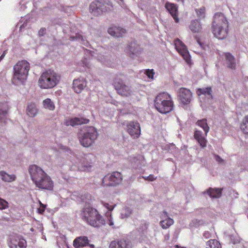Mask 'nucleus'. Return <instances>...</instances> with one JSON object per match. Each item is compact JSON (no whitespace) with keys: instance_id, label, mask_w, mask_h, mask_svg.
<instances>
[{"instance_id":"nucleus-1","label":"nucleus","mask_w":248,"mask_h":248,"mask_svg":"<svg viewBox=\"0 0 248 248\" xmlns=\"http://www.w3.org/2000/svg\"><path fill=\"white\" fill-rule=\"evenodd\" d=\"M29 172L31 180L36 186L41 189L52 190L53 188V182L40 167L33 165L29 169Z\"/></svg>"},{"instance_id":"nucleus-2","label":"nucleus","mask_w":248,"mask_h":248,"mask_svg":"<svg viewBox=\"0 0 248 248\" xmlns=\"http://www.w3.org/2000/svg\"><path fill=\"white\" fill-rule=\"evenodd\" d=\"M30 69V63L23 60L18 62L13 68L12 82L16 86L24 85L27 80Z\"/></svg>"},{"instance_id":"nucleus-3","label":"nucleus","mask_w":248,"mask_h":248,"mask_svg":"<svg viewBox=\"0 0 248 248\" xmlns=\"http://www.w3.org/2000/svg\"><path fill=\"white\" fill-rule=\"evenodd\" d=\"M228 22L226 17L220 13L215 14L212 26V32L218 39L223 40L228 36Z\"/></svg>"},{"instance_id":"nucleus-4","label":"nucleus","mask_w":248,"mask_h":248,"mask_svg":"<svg viewBox=\"0 0 248 248\" xmlns=\"http://www.w3.org/2000/svg\"><path fill=\"white\" fill-rule=\"evenodd\" d=\"M80 216L84 221L93 227L99 228L105 224L103 217L93 207L89 206L84 208L81 212Z\"/></svg>"},{"instance_id":"nucleus-5","label":"nucleus","mask_w":248,"mask_h":248,"mask_svg":"<svg viewBox=\"0 0 248 248\" xmlns=\"http://www.w3.org/2000/svg\"><path fill=\"white\" fill-rule=\"evenodd\" d=\"M61 79V76L52 70L44 72L38 80V86L42 89H51L56 86Z\"/></svg>"},{"instance_id":"nucleus-6","label":"nucleus","mask_w":248,"mask_h":248,"mask_svg":"<svg viewBox=\"0 0 248 248\" xmlns=\"http://www.w3.org/2000/svg\"><path fill=\"white\" fill-rule=\"evenodd\" d=\"M154 105L157 110L162 114H167L173 109L171 97L167 93H159L154 100Z\"/></svg>"},{"instance_id":"nucleus-7","label":"nucleus","mask_w":248,"mask_h":248,"mask_svg":"<svg viewBox=\"0 0 248 248\" xmlns=\"http://www.w3.org/2000/svg\"><path fill=\"white\" fill-rule=\"evenodd\" d=\"M97 137L96 129L93 127H86L83 133L79 136V141L84 147H89L95 141Z\"/></svg>"},{"instance_id":"nucleus-8","label":"nucleus","mask_w":248,"mask_h":248,"mask_svg":"<svg viewBox=\"0 0 248 248\" xmlns=\"http://www.w3.org/2000/svg\"><path fill=\"white\" fill-rule=\"evenodd\" d=\"M94 160L95 156L93 154H86L77 157L75 163L79 170L89 171L93 167Z\"/></svg>"},{"instance_id":"nucleus-9","label":"nucleus","mask_w":248,"mask_h":248,"mask_svg":"<svg viewBox=\"0 0 248 248\" xmlns=\"http://www.w3.org/2000/svg\"><path fill=\"white\" fill-rule=\"evenodd\" d=\"M122 180L121 174L115 171L106 175L102 179V184L104 186H115L120 184Z\"/></svg>"},{"instance_id":"nucleus-10","label":"nucleus","mask_w":248,"mask_h":248,"mask_svg":"<svg viewBox=\"0 0 248 248\" xmlns=\"http://www.w3.org/2000/svg\"><path fill=\"white\" fill-rule=\"evenodd\" d=\"M174 45L177 51L183 57L186 62L191 64V58L189 52L186 46L179 39H177L174 41Z\"/></svg>"},{"instance_id":"nucleus-11","label":"nucleus","mask_w":248,"mask_h":248,"mask_svg":"<svg viewBox=\"0 0 248 248\" xmlns=\"http://www.w3.org/2000/svg\"><path fill=\"white\" fill-rule=\"evenodd\" d=\"M8 246L10 248H26V241L21 236L15 235L9 237Z\"/></svg>"},{"instance_id":"nucleus-12","label":"nucleus","mask_w":248,"mask_h":248,"mask_svg":"<svg viewBox=\"0 0 248 248\" xmlns=\"http://www.w3.org/2000/svg\"><path fill=\"white\" fill-rule=\"evenodd\" d=\"M211 87L200 88L197 91V93L199 96L201 102L207 103L208 104L212 103V95Z\"/></svg>"},{"instance_id":"nucleus-13","label":"nucleus","mask_w":248,"mask_h":248,"mask_svg":"<svg viewBox=\"0 0 248 248\" xmlns=\"http://www.w3.org/2000/svg\"><path fill=\"white\" fill-rule=\"evenodd\" d=\"M127 131L134 139L138 138L140 134V124L137 122H130L127 124Z\"/></svg>"},{"instance_id":"nucleus-14","label":"nucleus","mask_w":248,"mask_h":248,"mask_svg":"<svg viewBox=\"0 0 248 248\" xmlns=\"http://www.w3.org/2000/svg\"><path fill=\"white\" fill-rule=\"evenodd\" d=\"M192 94L191 91L185 88H181L178 92V98L183 104H187L191 100Z\"/></svg>"},{"instance_id":"nucleus-15","label":"nucleus","mask_w":248,"mask_h":248,"mask_svg":"<svg viewBox=\"0 0 248 248\" xmlns=\"http://www.w3.org/2000/svg\"><path fill=\"white\" fill-rule=\"evenodd\" d=\"M114 86L118 93L122 95L130 96L133 94V92L129 86L123 83H114Z\"/></svg>"},{"instance_id":"nucleus-16","label":"nucleus","mask_w":248,"mask_h":248,"mask_svg":"<svg viewBox=\"0 0 248 248\" xmlns=\"http://www.w3.org/2000/svg\"><path fill=\"white\" fill-rule=\"evenodd\" d=\"M129 161L131 167L135 169H140L145 165V159L141 155H137L136 156H130Z\"/></svg>"},{"instance_id":"nucleus-17","label":"nucleus","mask_w":248,"mask_h":248,"mask_svg":"<svg viewBox=\"0 0 248 248\" xmlns=\"http://www.w3.org/2000/svg\"><path fill=\"white\" fill-rule=\"evenodd\" d=\"M160 217L161 220L160 222V224L163 229L168 228L174 223L173 220L169 217L168 213L166 211H163L161 214Z\"/></svg>"},{"instance_id":"nucleus-18","label":"nucleus","mask_w":248,"mask_h":248,"mask_svg":"<svg viewBox=\"0 0 248 248\" xmlns=\"http://www.w3.org/2000/svg\"><path fill=\"white\" fill-rule=\"evenodd\" d=\"M89 120L83 118H74L64 120V124L66 126H75L76 125L87 124Z\"/></svg>"},{"instance_id":"nucleus-19","label":"nucleus","mask_w":248,"mask_h":248,"mask_svg":"<svg viewBox=\"0 0 248 248\" xmlns=\"http://www.w3.org/2000/svg\"><path fill=\"white\" fill-rule=\"evenodd\" d=\"M165 7L173 18L175 22L178 23L179 19L178 17V8L176 4L172 3L167 2Z\"/></svg>"},{"instance_id":"nucleus-20","label":"nucleus","mask_w":248,"mask_h":248,"mask_svg":"<svg viewBox=\"0 0 248 248\" xmlns=\"http://www.w3.org/2000/svg\"><path fill=\"white\" fill-rule=\"evenodd\" d=\"M110 248H132L131 242L124 239L118 241H112L109 245Z\"/></svg>"},{"instance_id":"nucleus-21","label":"nucleus","mask_w":248,"mask_h":248,"mask_svg":"<svg viewBox=\"0 0 248 248\" xmlns=\"http://www.w3.org/2000/svg\"><path fill=\"white\" fill-rule=\"evenodd\" d=\"M86 86V82L83 78H79L74 80L73 88L77 93H80Z\"/></svg>"},{"instance_id":"nucleus-22","label":"nucleus","mask_w":248,"mask_h":248,"mask_svg":"<svg viewBox=\"0 0 248 248\" xmlns=\"http://www.w3.org/2000/svg\"><path fill=\"white\" fill-rule=\"evenodd\" d=\"M8 109V105L7 103H0V125H2L3 123H6V116Z\"/></svg>"},{"instance_id":"nucleus-23","label":"nucleus","mask_w":248,"mask_h":248,"mask_svg":"<svg viewBox=\"0 0 248 248\" xmlns=\"http://www.w3.org/2000/svg\"><path fill=\"white\" fill-rule=\"evenodd\" d=\"M140 46L136 42H133L128 45L126 52L131 57L134 58L135 56H137L140 51Z\"/></svg>"},{"instance_id":"nucleus-24","label":"nucleus","mask_w":248,"mask_h":248,"mask_svg":"<svg viewBox=\"0 0 248 248\" xmlns=\"http://www.w3.org/2000/svg\"><path fill=\"white\" fill-rule=\"evenodd\" d=\"M108 33L116 37H121L125 33V30L120 27L112 26L108 29Z\"/></svg>"},{"instance_id":"nucleus-25","label":"nucleus","mask_w":248,"mask_h":248,"mask_svg":"<svg viewBox=\"0 0 248 248\" xmlns=\"http://www.w3.org/2000/svg\"><path fill=\"white\" fill-rule=\"evenodd\" d=\"M100 2L99 0H95L91 3L90 6V12L94 16H98L101 15Z\"/></svg>"},{"instance_id":"nucleus-26","label":"nucleus","mask_w":248,"mask_h":248,"mask_svg":"<svg viewBox=\"0 0 248 248\" xmlns=\"http://www.w3.org/2000/svg\"><path fill=\"white\" fill-rule=\"evenodd\" d=\"M89 242L86 236H80L76 238L73 241V246L76 248H79L86 246Z\"/></svg>"},{"instance_id":"nucleus-27","label":"nucleus","mask_w":248,"mask_h":248,"mask_svg":"<svg viewBox=\"0 0 248 248\" xmlns=\"http://www.w3.org/2000/svg\"><path fill=\"white\" fill-rule=\"evenodd\" d=\"M194 138L198 141L202 147H206L207 140L205 138V136L203 135L202 131L196 130L194 134Z\"/></svg>"},{"instance_id":"nucleus-28","label":"nucleus","mask_w":248,"mask_h":248,"mask_svg":"<svg viewBox=\"0 0 248 248\" xmlns=\"http://www.w3.org/2000/svg\"><path fill=\"white\" fill-rule=\"evenodd\" d=\"M26 111L27 115L30 117H33L35 116L38 113V109L35 103L33 102L29 103L27 105Z\"/></svg>"},{"instance_id":"nucleus-29","label":"nucleus","mask_w":248,"mask_h":248,"mask_svg":"<svg viewBox=\"0 0 248 248\" xmlns=\"http://www.w3.org/2000/svg\"><path fill=\"white\" fill-rule=\"evenodd\" d=\"M0 177L4 182L11 183L16 179V176L13 174H8L4 171H0Z\"/></svg>"},{"instance_id":"nucleus-30","label":"nucleus","mask_w":248,"mask_h":248,"mask_svg":"<svg viewBox=\"0 0 248 248\" xmlns=\"http://www.w3.org/2000/svg\"><path fill=\"white\" fill-rule=\"evenodd\" d=\"M224 55L228 67L232 69H234L235 62L234 57L230 53H225Z\"/></svg>"},{"instance_id":"nucleus-31","label":"nucleus","mask_w":248,"mask_h":248,"mask_svg":"<svg viewBox=\"0 0 248 248\" xmlns=\"http://www.w3.org/2000/svg\"><path fill=\"white\" fill-rule=\"evenodd\" d=\"M189 28L192 32L196 33L201 31L202 25L199 20H194L191 22Z\"/></svg>"},{"instance_id":"nucleus-32","label":"nucleus","mask_w":248,"mask_h":248,"mask_svg":"<svg viewBox=\"0 0 248 248\" xmlns=\"http://www.w3.org/2000/svg\"><path fill=\"white\" fill-rule=\"evenodd\" d=\"M42 105L44 108L53 111L55 108V106L54 101L50 98H46L42 102Z\"/></svg>"},{"instance_id":"nucleus-33","label":"nucleus","mask_w":248,"mask_h":248,"mask_svg":"<svg viewBox=\"0 0 248 248\" xmlns=\"http://www.w3.org/2000/svg\"><path fill=\"white\" fill-rule=\"evenodd\" d=\"M196 124L203 129L205 132V136H206L209 131L210 128L207 124V120L205 119L198 120Z\"/></svg>"},{"instance_id":"nucleus-34","label":"nucleus","mask_w":248,"mask_h":248,"mask_svg":"<svg viewBox=\"0 0 248 248\" xmlns=\"http://www.w3.org/2000/svg\"><path fill=\"white\" fill-rule=\"evenodd\" d=\"M207 194L211 198H218L221 195V189L219 188H209L207 191Z\"/></svg>"},{"instance_id":"nucleus-35","label":"nucleus","mask_w":248,"mask_h":248,"mask_svg":"<svg viewBox=\"0 0 248 248\" xmlns=\"http://www.w3.org/2000/svg\"><path fill=\"white\" fill-rule=\"evenodd\" d=\"M133 210L130 207L125 206L121 210V217L122 218H126L132 214Z\"/></svg>"},{"instance_id":"nucleus-36","label":"nucleus","mask_w":248,"mask_h":248,"mask_svg":"<svg viewBox=\"0 0 248 248\" xmlns=\"http://www.w3.org/2000/svg\"><path fill=\"white\" fill-rule=\"evenodd\" d=\"M210 248H221L220 244L215 239H212L208 241L206 243Z\"/></svg>"},{"instance_id":"nucleus-37","label":"nucleus","mask_w":248,"mask_h":248,"mask_svg":"<svg viewBox=\"0 0 248 248\" xmlns=\"http://www.w3.org/2000/svg\"><path fill=\"white\" fill-rule=\"evenodd\" d=\"M101 4V8H99L101 10V14L105 12H107L108 10H110L109 6H112L111 4H109L104 0H99Z\"/></svg>"},{"instance_id":"nucleus-38","label":"nucleus","mask_w":248,"mask_h":248,"mask_svg":"<svg viewBox=\"0 0 248 248\" xmlns=\"http://www.w3.org/2000/svg\"><path fill=\"white\" fill-rule=\"evenodd\" d=\"M241 128L246 135H248V116L243 120Z\"/></svg>"},{"instance_id":"nucleus-39","label":"nucleus","mask_w":248,"mask_h":248,"mask_svg":"<svg viewBox=\"0 0 248 248\" xmlns=\"http://www.w3.org/2000/svg\"><path fill=\"white\" fill-rule=\"evenodd\" d=\"M71 38H72V40H78L84 45H86L87 43V42H85L84 40L83 36L79 33H76L75 36L71 37Z\"/></svg>"},{"instance_id":"nucleus-40","label":"nucleus","mask_w":248,"mask_h":248,"mask_svg":"<svg viewBox=\"0 0 248 248\" xmlns=\"http://www.w3.org/2000/svg\"><path fill=\"white\" fill-rule=\"evenodd\" d=\"M149 224L146 222L143 221L141 223L140 226L138 228V231L140 232L143 233L147 229Z\"/></svg>"},{"instance_id":"nucleus-41","label":"nucleus","mask_w":248,"mask_h":248,"mask_svg":"<svg viewBox=\"0 0 248 248\" xmlns=\"http://www.w3.org/2000/svg\"><path fill=\"white\" fill-rule=\"evenodd\" d=\"M97 50H95V52L93 51V55L94 57H96L98 61H100L101 62H103L105 64V61L104 56L103 55H102L101 54H99L97 53Z\"/></svg>"},{"instance_id":"nucleus-42","label":"nucleus","mask_w":248,"mask_h":248,"mask_svg":"<svg viewBox=\"0 0 248 248\" xmlns=\"http://www.w3.org/2000/svg\"><path fill=\"white\" fill-rule=\"evenodd\" d=\"M196 12L197 13V16L200 18H203L204 17L205 14V8L202 7L199 9H196Z\"/></svg>"},{"instance_id":"nucleus-43","label":"nucleus","mask_w":248,"mask_h":248,"mask_svg":"<svg viewBox=\"0 0 248 248\" xmlns=\"http://www.w3.org/2000/svg\"><path fill=\"white\" fill-rule=\"evenodd\" d=\"M8 207V202L0 198V209H4Z\"/></svg>"},{"instance_id":"nucleus-44","label":"nucleus","mask_w":248,"mask_h":248,"mask_svg":"<svg viewBox=\"0 0 248 248\" xmlns=\"http://www.w3.org/2000/svg\"><path fill=\"white\" fill-rule=\"evenodd\" d=\"M145 74L147 75V76L148 77V78H150L152 79H153L154 75L155 74L153 71V70H150V69L146 70L145 71Z\"/></svg>"},{"instance_id":"nucleus-45","label":"nucleus","mask_w":248,"mask_h":248,"mask_svg":"<svg viewBox=\"0 0 248 248\" xmlns=\"http://www.w3.org/2000/svg\"><path fill=\"white\" fill-rule=\"evenodd\" d=\"M40 207L38 208V212L39 214H42L45 211L46 205L43 204L40 201H39Z\"/></svg>"},{"instance_id":"nucleus-46","label":"nucleus","mask_w":248,"mask_h":248,"mask_svg":"<svg viewBox=\"0 0 248 248\" xmlns=\"http://www.w3.org/2000/svg\"><path fill=\"white\" fill-rule=\"evenodd\" d=\"M142 177L143 179H144L145 180H148V181H153L155 180L156 179V177H155L153 174H150L148 176H142Z\"/></svg>"},{"instance_id":"nucleus-47","label":"nucleus","mask_w":248,"mask_h":248,"mask_svg":"<svg viewBox=\"0 0 248 248\" xmlns=\"http://www.w3.org/2000/svg\"><path fill=\"white\" fill-rule=\"evenodd\" d=\"M230 239L231 242L234 244L239 242V238L233 235L231 236Z\"/></svg>"},{"instance_id":"nucleus-48","label":"nucleus","mask_w":248,"mask_h":248,"mask_svg":"<svg viewBox=\"0 0 248 248\" xmlns=\"http://www.w3.org/2000/svg\"><path fill=\"white\" fill-rule=\"evenodd\" d=\"M104 206L107 208L108 211H112L115 207L114 205H109L108 203H105L104 204Z\"/></svg>"},{"instance_id":"nucleus-49","label":"nucleus","mask_w":248,"mask_h":248,"mask_svg":"<svg viewBox=\"0 0 248 248\" xmlns=\"http://www.w3.org/2000/svg\"><path fill=\"white\" fill-rule=\"evenodd\" d=\"M46 32V29L44 28H42L40 29V30L38 31V34L39 36H44Z\"/></svg>"},{"instance_id":"nucleus-50","label":"nucleus","mask_w":248,"mask_h":248,"mask_svg":"<svg viewBox=\"0 0 248 248\" xmlns=\"http://www.w3.org/2000/svg\"><path fill=\"white\" fill-rule=\"evenodd\" d=\"M203 236L205 238L207 239L211 237V233L208 231H205L203 233Z\"/></svg>"},{"instance_id":"nucleus-51","label":"nucleus","mask_w":248,"mask_h":248,"mask_svg":"<svg viewBox=\"0 0 248 248\" xmlns=\"http://www.w3.org/2000/svg\"><path fill=\"white\" fill-rule=\"evenodd\" d=\"M215 158L217 162L219 163H221L223 161V159L218 155H215Z\"/></svg>"},{"instance_id":"nucleus-52","label":"nucleus","mask_w":248,"mask_h":248,"mask_svg":"<svg viewBox=\"0 0 248 248\" xmlns=\"http://www.w3.org/2000/svg\"><path fill=\"white\" fill-rule=\"evenodd\" d=\"M108 224L109 226H112L114 225V223L112 220L111 217L110 216L109 218L108 219Z\"/></svg>"},{"instance_id":"nucleus-53","label":"nucleus","mask_w":248,"mask_h":248,"mask_svg":"<svg viewBox=\"0 0 248 248\" xmlns=\"http://www.w3.org/2000/svg\"><path fill=\"white\" fill-rule=\"evenodd\" d=\"M5 54L3 53L0 57V61L4 57Z\"/></svg>"},{"instance_id":"nucleus-54","label":"nucleus","mask_w":248,"mask_h":248,"mask_svg":"<svg viewBox=\"0 0 248 248\" xmlns=\"http://www.w3.org/2000/svg\"><path fill=\"white\" fill-rule=\"evenodd\" d=\"M24 27V24H22V25H20V27H19V28H20V30H21V29H22L23 27Z\"/></svg>"},{"instance_id":"nucleus-55","label":"nucleus","mask_w":248,"mask_h":248,"mask_svg":"<svg viewBox=\"0 0 248 248\" xmlns=\"http://www.w3.org/2000/svg\"><path fill=\"white\" fill-rule=\"evenodd\" d=\"M117 103V104H116V106L119 107V105H121L122 104L121 103H118V102H116Z\"/></svg>"},{"instance_id":"nucleus-56","label":"nucleus","mask_w":248,"mask_h":248,"mask_svg":"<svg viewBox=\"0 0 248 248\" xmlns=\"http://www.w3.org/2000/svg\"><path fill=\"white\" fill-rule=\"evenodd\" d=\"M195 222H196V223H197V222H198L197 220H195V221H193V222H192V223L194 224V223H195Z\"/></svg>"},{"instance_id":"nucleus-57","label":"nucleus","mask_w":248,"mask_h":248,"mask_svg":"<svg viewBox=\"0 0 248 248\" xmlns=\"http://www.w3.org/2000/svg\"><path fill=\"white\" fill-rule=\"evenodd\" d=\"M178 1H181L182 2H184V0H177Z\"/></svg>"},{"instance_id":"nucleus-58","label":"nucleus","mask_w":248,"mask_h":248,"mask_svg":"<svg viewBox=\"0 0 248 248\" xmlns=\"http://www.w3.org/2000/svg\"><path fill=\"white\" fill-rule=\"evenodd\" d=\"M91 247H93H93H94V245H91Z\"/></svg>"},{"instance_id":"nucleus-59","label":"nucleus","mask_w":248,"mask_h":248,"mask_svg":"<svg viewBox=\"0 0 248 248\" xmlns=\"http://www.w3.org/2000/svg\"><path fill=\"white\" fill-rule=\"evenodd\" d=\"M190 225H191V226H194V225H192V223H191Z\"/></svg>"},{"instance_id":"nucleus-60","label":"nucleus","mask_w":248,"mask_h":248,"mask_svg":"<svg viewBox=\"0 0 248 248\" xmlns=\"http://www.w3.org/2000/svg\"><path fill=\"white\" fill-rule=\"evenodd\" d=\"M197 225H198V224H195V226H197Z\"/></svg>"},{"instance_id":"nucleus-61","label":"nucleus","mask_w":248,"mask_h":248,"mask_svg":"<svg viewBox=\"0 0 248 248\" xmlns=\"http://www.w3.org/2000/svg\"><path fill=\"white\" fill-rule=\"evenodd\" d=\"M181 248H185V247H181Z\"/></svg>"}]
</instances>
